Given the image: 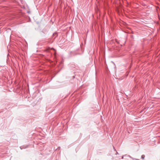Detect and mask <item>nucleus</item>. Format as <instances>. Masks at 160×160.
Wrapping results in <instances>:
<instances>
[{"instance_id": "obj_1", "label": "nucleus", "mask_w": 160, "mask_h": 160, "mask_svg": "<svg viewBox=\"0 0 160 160\" xmlns=\"http://www.w3.org/2000/svg\"><path fill=\"white\" fill-rule=\"evenodd\" d=\"M145 157V155H142V156H141V158H142V159L144 160V159Z\"/></svg>"}, {"instance_id": "obj_2", "label": "nucleus", "mask_w": 160, "mask_h": 160, "mask_svg": "<svg viewBox=\"0 0 160 160\" xmlns=\"http://www.w3.org/2000/svg\"><path fill=\"white\" fill-rule=\"evenodd\" d=\"M113 147V148H114V149L115 150V151H116V149H115L114 147Z\"/></svg>"}, {"instance_id": "obj_3", "label": "nucleus", "mask_w": 160, "mask_h": 160, "mask_svg": "<svg viewBox=\"0 0 160 160\" xmlns=\"http://www.w3.org/2000/svg\"><path fill=\"white\" fill-rule=\"evenodd\" d=\"M53 49V50H54V49L53 48H52V49Z\"/></svg>"}, {"instance_id": "obj_4", "label": "nucleus", "mask_w": 160, "mask_h": 160, "mask_svg": "<svg viewBox=\"0 0 160 160\" xmlns=\"http://www.w3.org/2000/svg\"><path fill=\"white\" fill-rule=\"evenodd\" d=\"M118 153V152H117V154Z\"/></svg>"}]
</instances>
